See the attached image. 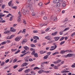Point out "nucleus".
I'll return each mask as SVG.
<instances>
[{
  "label": "nucleus",
  "instance_id": "1",
  "mask_svg": "<svg viewBox=\"0 0 75 75\" xmlns=\"http://www.w3.org/2000/svg\"><path fill=\"white\" fill-rule=\"evenodd\" d=\"M33 3L32 2H31L28 5V7L30 8V11H31L32 12L34 11L33 8Z\"/></svg>",
  "mask_w": 75,
  "mask_h": 75
},
{
  "label": "nucleus",
  "instance_id": "2",
  "mask_svg": "<svg viewBox=\"0 0 75 75\" xmlns=\"http://www.w3.org/2000/svg\"><path fill=\"white\" fill-rule=\"evenodd\" d=\"M54 3H57L56 6L57 7H59L60 6V3L59 2L58 0H54L53 1Z\"/></svg>",
  "mask_w": 75,
  "mask_h": 75
},
{
  "label": "nucleus",
  "instance_id": "3",
  "mask_svg": "<svg viewBox=\"0 0 75 75\" xmlns=\"http://www.w3.org/2000/svg\"><path fill=\"white\" fill-rule=\"evenodd\" d=\"M48 24V23H45L43 24L42 23H40L39 25V27L40 28H41V27H42L43 26V25H44L45 26L46 25H47V24Z\"/></svg>",
  "mask_w": 75,
  "mask_h": 75
},
{
  "label": "nucleus",
  "instance_id": "4",
  "mask_svg": "<svg viewBox=\"0 0 75 75\" xmlns=\"http://www.w3.org/2000/svg\"><path fill=\"white\" fill-rule=\"evenodd\" d=\"M21 38H22V37L21 36H18L15 39V40L16 41H19Z\"/></svg>",
  "mask_w": 75,
  "mask_h": 75
},
{
  "label": "nucleus",
  "instance_id": "5",
  "mask_svg": "<svg viewBox=\"0 0 75 75\" xmlns=\"http://www.w3.org/2000/svg\"><path fill=\"white\" fill-rule=\"evenodd\" d=\"M27 42V39H25L22 41L21 43L22 44H24V43H25Z\"/></svg>",
  "mask_w": 75,
  "mask_h": 75
},
{
  "label": "nucleus",
  "instance_id": "6",
  "mask_svg": "<svg viewBox=\"0 0 75 75\" xmlns=\"http://www.w3.org/2000/svg\"><path fill=\"white\" fill-rule=\"evenodd\" d=\"M45 39H47V40H49L50 41L51 40V37L50 36H48L46 37L45 38Z\"/></svg>",
  "mask_w": 75,
  "mask_h": 75
},
{
  "label": "nucleus",
  "instance_id": "7",
  "mask_svg": "<svg viewBox=\"0 0 75 75\" xmlns=\"http://www.w3.org/2000/svg\"><path fill=\"white\" fill-rule=\"evenodd\" d=\"M67 52V50L65 51L64 50H62L60 51V53L62 54H65V53Z\"/></svg>",
  "mask_w": 75,
  "mask_h": 75
},
{
  "label": "nucleus",
  "instance_id": "8",
  "mask_svg": "<svg viewBox=\"0 0 75 75\" xmlns=\"http://www.w3.org/2000/svg\"><path fill=\"white\" fill-rule=\"evenodd\" d=\"M10 31H11V32H16V30L14 29L13 28L11 27V28Z\"/></svg>",
  "mask_w": 75,
  "mask_h": 75
},
{
  "label": "nucleus",
  "instance_id": "9",
  "mask_svg": "<svg viewBox=\"0 0 75 75\" xmlns=\"http://www.w3.org/2000/svg\"><path fill=\"white\" fill-rule=\"evenodd\" d=\"M2 14L3 13H0V19H1L0 20H3V19L1 18V17H4V16H5L4 15H2Z\"/></svg>",
  "mask_w": 75,
  "mask_h": 75
},
{
  "label": "nucleus",
  "instance_id": "10",
  "mask_svg": "<svg viewBox=\"0 0 75 75\" xmlns=\"http://www.w3.org/2000/svg\"><path fill=\"white\" fill-rule=\"evenodd\" d=\"M28 65V64L27 63L25 62L21 66V67H25V66H26V65Z\"/></svg>",
  "mask_w": 75,
  "mask_h": 75
},
{
  "label": "nucleus",
  "instance_id": "11",
  "mask_svg": "<svg viewBox=\"0 0 75 75\" xmlns=\"http://www.w3.org/2000/svg\"><path fill=\"white\" fill-rule=\"evenodd\" d=\"M59 38H60V37H56L54 38V39L56 41H58Z\"/></svg>",
  "mask_w": 75,
  "mask_h": 75
},
{
  "label": "nucleus",
  "instance_id": "12",
  "mask_svg": "<svg viewBox=\"0 0 75 75\" xmlns=\"http://www.w3.org/2000/svg\"><path fill=\"white\" fill-rule=\"evenodd\" d=\"M30 69H28L25 70L24 71V72L26 73V74H27V73H28L29 72H30Z\"/></svg>",
  "mask_w": 75,
  "mask_h": 75
},
{
  "label": "nucleus",
  "instance_id": "13",
  "mask_svg": "<svg viewBox=\"0 0 75 75\" xmlns=\"http://www.w3.org/2000/svg\"><path fill=\"white\" fill-rule=\"evenodd\" d=\"M46 51H44L43 50H41L40 52V54H44V53H46Z\"/></svg>",
  "mask_w": 75,
  "mask_h": 75
},
{
  "label": "nucleus",
  "instance_id": "14",
  "mask_svg": "<svg viewBox=\"0 0 75 75\" xmlns=\"http://www.w3.org/2000/svg\"><path fill=\"white\" fill-rule=\"evenodd\" d=\"M68 57H71L72 55H73V54H67Z\"/></svg>",
  "mask_w": 75,
  "mask_h": 75
},
{
  "label": "nucleus",
  "instance_id": "15",
  "mask_svg": "<svg viewBox=\"0 0 75 75\" xmlns=\"http://www.w3.org/2000/svg\"><path fill=\"white\" fill-rule=\"evenodd\" d=\"M58 33V32H55L54 33H52V35H55Z\"/></svg>",
  "mask_w": 75,
  "mask_h": 75
},
{
  "label": "nucleus",
  "instance_id": "16",
  "mask_svg": "<svg viewBox=\"0 0 75 75\" xmlns=\"http://www.w3.org/2000/svg\"><path fill=\"white\" fill-rule=\"evenodd\" d=\"M43 72H44V70H41L38 71V73H39V74H42Z\"/></svg>",
  "mask_w": 75,
  "mask_h": 75
},
{
  "label": "nucleus",
  "instance_id": "17",
  "mask_svg": "<svg viewBox=\"0 0 75 75\" xmlns=\"http://www.w3.org/2000/svg\"><path fill=\"white\" fill-rule=\"evenodd\" d=\"M70 28L69 27L67 28L64 29V30H63V31H67L69 30Z\"/></svg>",
  "mask_w": 75,
  "mask_h": 75
},
{
  "label": "nucleus",
  "instance_id": "18",
  "mask_svg": "<svg viewBox=\"0 0 75 75\" xmlns=\"http://www.w3.org/2000/svg\"><path fill=\"white\" fill-rule=\"evenodd\" d=\"M64 30H62L59 33V34L60 35H62L64 33Z\"/></svg>",
  "mask_w": 75,
  "mask_h": 75
},
{
  "label": "nucleus",
  "instance_id": "19",
  "mask_svg": "<svg viewBox=\"0 0 75 75\" xmlns=\"http://www.w3.org/2000/svg\"><path fill=\"white\" fill-rule=\"evenodd\" d=\"M17 51V49H11V51L12 52H14L15 51Z\"/></svg>",
  "mask_w": 75,
  "mask_h": 75
},
{
  "label": "nucleus",
  "instance_id": "20",
  "mask_svg": "<svg viewBox=\"0 0 75 75\" xmlns=\"http://www.w3.org/2000/svg\"><path fill=\"white\" fill-rule=\"evenodd\" d=\"M48 55H47L45 56L43 58L44 59H46L47 58H48Z\"/></svg>",
  "mask_w": 75,
  "mask_h": 75
},
{
  "label": "nucleus",
  "instance_id": "21",
  "mask_svg": "<svg viewBox=\"0 0 75 75\" xmlns=\"http://www.w3.org/2000/svg\"><path fill=\"white\" fill-rule=\"evenodd\" d=\"M24 49L25 50H28L29 49L28 47H27V46H25L24 47Z\"/></svg>",
  "mask_w": 75,
  "mask_h": 75
},
{
  "label": "nucleus",
  "instance_id": "22",
  "mask_svg": "<svg viewBox=\"0 0 75 75\" xmlns=\"http://www.w3.org/2000/svg\"><path fill=\"white\" fill-rule=\"evenodd\" d=\"M10 33V31L7 30L4 32V34H8Z\"/></svg>",
  "mask_w": 75,
  "mask_h": 75
},
{
  "label": "nucleus",
  "instance_id": "23",
  "mask_svg": "<svg viewBox=\"0 0 75 75\" xmlns=\"http://www.w3.org/2000/svg\"><path fill=\"white\" fill-rule=\"evenodd\" d=\"M53 45H54L55 47L54 48V50H55V48H57V45L55 44V43H54L53 44Z\"/></svg>",
  "mask_w": 75,
  "mask_h": 75
},
{
  "label": "nucleus",
  "instance_id": "24",
  "mask_svg": "<svg viewBox=\"0 0 75 75\" xmlns=\"http://www.w3.org/2000/svg\"><path fill=\"white\" fill-rule=\"evenodd\" d=\"M20 16H19L18 18V20H17L18 22H20V21H21V18H20Z\"/></svg>",
  "mask_w": 75,
  "mask_h": 75
},
{
  "label": "nucleus",
  "instance_id": "25",
  "mask_svg": "<svg viewBox=\"0 0 75 75\" xmlns=\"http://www.w3.org/2000/svg\"><path fill=\"white\" fill-rule=\"evenodd\" d=\"M21 12L23 13V14L24 15H25V13L24 12V10H21Z\"/></svg>",
  "mask_w": 75,
  "mask_h": 75
},
{
  "label": "nucleus",
  "instance_id": "26",
  "mask_svg": "<svg viewBox=\"0 0 75 75\" xmlns=\"http://www.w3.org/2000/svg\"><path fill=\"white\" fill-rule=\"evenodd\" d=\"M68 21V20L67 18H66L65 20L63 21V23H67V22Z\"/></svg>",
  "mask_w": 75,
  "mask_h": 75
},
{
  "label": "nucleus",
  "instance_id": "27",
  "mask_svg": "<svg viewBox=\"0 0 75 75\" xmlns=\"http://www.w3.org/2000/svg\"><path fill=\"white\" fill-rule=\"evenodd\" d=\"M12 1H11L8 3V5H9V6H11V3H12Z\"/></svg>",
  "mask_w": 75,
  "mask_h": 75
},
{
  "label": "nucleus",
  "instance_id": "28",
  "mask_svg": "<svg viewBox=\"0 0 75 75\" xmlns=\"http://www.w3.org/2000/svg\"><path fill=\"white\" fill-rule=\"evenodd\" d=\"M66 52H69V53L73 52H72V51L71 50H66Z\"/></svg>",
  "mask_w": 75,
  "mask_h": 75
},
{
  "label": "nucleus",
  "instance_id": "29",
  "mask_svg": "<svg viewBox=\"0 0 75 75\" xmlns=\"http://www.w3.org/2000/svg\"><path fill=\"white\" fill-rule=\"evenodd\" d=\"M11 16L10 17V18L9 19L10 21H12V20H13L12 18L13 17V16L11 15Z\"/></svg>",
  "mask_w": 75,
  "mask_h": 75
},
{
  "label": "nucleus",
  "instance_id": "30",
  "mask_svg": "<svg viewBox=\"0 0 75 75\" xmlns=\"http://www.w3.org/2000/svg\"><path fill=\"white\" fill-rule=\"evenodd\" d=\"M5 6H6V5H4V4L2 6L1 8L2 9H4V8H5Z\"/></svg>",
  "mask_w": 75,
  "mask_h": 75
},
{
  "label": "nucleus",
  "instance_id": "31",
  "mask_svg": "<svg viewBox=\"0 0 75 75\" xmlns=\"http://www.w3.org/2000/svg\"><path fill=\"white\" fill-rule=\"evenodd\" d=\"M59 54V52H56L54 53L53 54H52L53 55H55V54Z\"/></svg>",
  "mask_w": 75,
  "mask_h": 75
},
{
  "label": "nucleus",
  "instance_id": "32",
  "mask_svg": "<svg viewBox=\"0 0 75 75\" xmlns=\"http://www.w3.org/2000/svg\"><path fill=\"white\" fill-rule=\"evenodd\" d=\"M38 5L39 6H41L42 5V2H40L38 4Z\"/></svg>",
  "mask_w": 75,
  "mask_h": 75
},
{
  "label": "nucleus",
  "instance_id": "33",
  "mask_svg": "<svg viewBox=\"0 0 75 75\" xmlns=\"http://www.w3.org/2000/svg\"><path fill=\"white\" fill-rule=\"evenodd\" d=\"M30 46H31V47H35V45H34V44H31Z\"/></svg>",
  "mask_w": 75,
  "mask_h": 75
},
{
  "label": "nucleus",
  "instance_id": "34",
  "mask_svg": "<svg viewBox=\"0 0 75 75\" xmlns=\"http://www.w3.org/2000/svg\"><path fill=\"white\" fill-rule=\"evenodd\" d=\"M62 6L63 7H65V6H66V4L64 3H63L62 4Z\"/></svg>",
  "mask_w": 75,
  "mask_h": 75
},
{
  "label": "nucleus",
  "instance_id": "35",
  "mask_svg": "<svg viewBox=\"0 0 75 75\" xmlns=\"http://www.w3.org/2000/svg\"><path fill=\"white\" fill-rule=\"evenodd\" d=\"M18 14L19 15V17H21L22 15H21V12L19 11L18 13Z\"/></svg>",
  "mask_w": 75,
  "mask_h": 75
},
{
  "label": "nucleus",
  "instance_id": "36",
  "mask_svg": "<svg viewBox=\"0 0 75 75\" xmlns=\"http://www.w3.org/2000/svg\"><path fill=\"white\" fill-rule=\"evenodd\" d=\"M33 39L35 40H37L38 39V37L37 36H35L33 37Z\"/></svg>",
  "mask_w": 75,
  "mask_h": 75
},
{
  "label": "nucleus",
  "instance_id": "37",
  "mask_svg": "<svg viewBox=\"0 0 75 75\" xmlns=\"http://www.w3.org/2000/svg\"><path fill=\"white\" fill-rule=\"evenodd\" d=\"M51 52H48L47 53V55H48V56H49V55H50V54H51Z\"/></svg>",
  "mask_w": 75,
  "mask_h": 75
},
{
  "label": "nucleus",
  "instance_id": "38",
  "mask_svg": "<svg viewBox=\"0 0 75 75\" xmlns=\"http://www.w3.org/2000/svg\"><path fill=\"white\" fill-rule=\"evenodd\" d=\"M25 29H24L23 31L21 30V33H25Z\"/></svg>",
  "mask_w": 75,
  "mask_h": 75
},
{
  "label": "nucleus",
  "instance_id": "39",
  "mask_svg": "<svg viewBox=\"0 0 75 75\" xmlns=\"http://www.w3.org/2000/svg\"><path fill=\"white\" fill-rule=\"evenodd\" d=\"M37 55H38V54L37 53H35L34 54V56L35 57H36V58H37L38 57V56H37Z\"/></svg>",
  "mask_w": 75,
  "mask_h": 75
},
{
  "label": "nucleus",
  "instance_id": "40",
  "mask_svg": "<svg viewBox=\"0 0 75 75\" xmlns=\"http://www.w3.org/2000/svg\"><path fill=\"white\" fill-rule=\"evenodd\" d=\"M5 64V62H2L1 64V66H3V65H4Z\"/></svg>",
  "mask_w": 75,
  "mask_h": 75
},
{
  "label": "nucleus",
  "instance_id": "41",
  "mask_svg": "<svg viewBox=\"0 0 75 75\" xmlns=\"http://www.w3.org/2000/svg\"><path fill=\"white\" fill-rule=\"evenodd\" d=\"M15 36V35H11L10 36V38L11 39V38H13V37H14Z\"/></svg>",
  "mask_w": 75,
  "mask_h": 75
},
{
  "label": "nucleus",
  "instance_id": "42",
  "mask_svg": "<svg viewBox=\"0 0 75 75\" xmlns=\"http://www.w3.org/2000/svg\"><path fill=\"white\" fill-rule=\"evenodd\" d=\"M50 29V28L49 27L47 28L45 30V31H48Z\"/></svg>",
  "mask_w": 75,
  "mask_h": 75
},
{
  "label": "nucleus",
  "instance_id": "43",
  "mask_svg": "<svg viewBox=\"0 0 75 75\" xmlns=\"http://www.w3.org/2000/svg\"><path fill=\"white\" fill-rule=\"evenodd\" d=\"M64 37H62L61 39H60V40H59L60 41H62V40H64Z\"/></svg>",
  "mask_w": 75,
  "mask_h": 75
},
{
  "label": "nucleus",
  "instance_id": "44",
  "mask_svg": "<svg viewBox=\"0 0 75 75\" xmlns=\"http://www.w3.org/2000/svg\"><path fill=\"white\" fill-rule=\"evenodd\" d=\"M32 15L33 16H35V13H34V12H32Z\"/></svg>",
  "mask_w": 75,
  "mask_h": 75
},
{
  "label": "nucleus",
  "instance_id": "45",
  "mask_svg": "<svg viewBox=\"0 0 75 75\" xmlns=\"http://www.w3.org/2000/svg\"><path fill=\"white\" fill-rule=\"evenodd\" d=\"M65 42V41H63L60 43V45H62Z\"/></svg>",
  "mask_w": 75,
  "mask_h": 75
},
{
  "label": "nucleus",
  "instance_id": "46",
  "mask_svg": "<svg viewBox=\"0 0 75 75\" xmlns=\"http://www.w3.org/2000/svg\"><path fill=\"white\" fill-rule=\"evenodd\" d=\"M2 45H4V44H6V42H3L1 43Z\"/></svg>",
  "mask_w": 75,
  "mask_h": 75
},
{
  "label": "nucleus",
  "instance_id": "47",
  "mask_svg": "<svg viewBox=\"0 0 75 75\" xmlns=\"http://www.w3.org/2000/svg\"><path fill=\"white\" fill-rule=\"evenodd\" d=\"M26 55V53H25L23 54H21V57H23L24 55Z\"/></svg>",
  "mask_w": 75,
  "mask_h": 75
},
{
  "label": "nucleus",
  "instance_id": "48",
  "mask_svg": "<svg viewBox=\"0 0 75 75\" xmlns=\"http://www.w3.org/2000/svg\"><path fill=\"white\" fill-rule=\"evenodd\" d=\"M31 54V55H34V54H35V51H33V52H32Z\"/></svg>",
  "mask_w": 75,
  "mask_h": 75
},
{
  "label": "nucleus",
  "instance_id": "49",
  "mask_svg": "<svg viewBox=\"0 0 75 75\" xmlns=\"http://www.w3.org/2000/svg\"><path fill=\"white\" fill-rule=\"evenodd\" d=\"M9 61H10V60L9 59H8L6 60L5 62V63H7V62H8Z\"/></svg>",
  "mask_w": 75,
  "mask_h": 75
},
{
  "label": "nucleus",
  "instance_id": "50",
  "mask_svg": "<svg viewBox=\"0 0 75 75\" xmlns=\"http://www.w3.org/2000/svg\"><path fill=\"white\" fill-rule=\"evenodd\" d=\"M20 51V50H18L15 53V54H18V52H19Z\"/></svg>",
  "mask_w": 75,
  "mask_h": 75
},
{
  "label": "nucleus",
  "instance_id": "51",
  "mask_svg": "<svg viewBox=\"0 0 75 75\" xmlns=\"http://www.w3.org/2000/svg\"><path fill=\"white\" fill-rule=\"evenodd\" d=\"M18 67V65H15L13 66V68L14 69H15V68H17V67Z\"/></svg>",
  "mask_w": 75,
  "mask_h": 75
},
{
  "label": "nucleus",
  "instance_id": "52",
  "mask_svg": "<svg viewBox=\"0 0 75 75\" xmlns=\"http://www.w3.org/2000/svg\"><path fill=\"white\" fill-rule=\"evenodd\" d=\"M71 68H75V64H73L71 66Z\"/></svg>",
  "mask_w": 75,
  "mask_h": 75
},
{
  "label": "nucleus",
  "instance_id": "53",
  "mask_svg": "<svg viewBox=\"0 0 75 75\" xmlns=\"http://www.w3.org/2000/svg\"><path fill=\"white\" fill-rule=\"evenodd\" d=\"M75 35V32H74L71 35V37H74V35Z\"/></svg>",
  "mask_w": 75,
  "mask_h": 75
},
{
  "label": "nucleus",
  "instance_id": "54",
  "mask_svg": "<svg viewBox=\"0 0 75 75\" xmlns=\"http://www.w3.org/2000/svg\"><path fill=\"white\" fill-rule=\"evenodd\" d=\"M23 23H24V24H26V21H25V20H24L23 21Z\"/></svg>",
  "mask_w": 75,
  "mask_h": 75
},
{
  "label": "nucleus",
  "instance_id": "55",
  "mask_svg": "<svg viewBox=\"0 0 75 75\" xmlns=\"http://www.w3.org/2000/svg\"><path fill=\"white\" fill-rule=\"evenodd\" d=\"M61 60H58L57 61V64H58V63L60 62H61Z\"/></svg>",
  "mask_w": 75,
  "mask_h": 75
},
{
  "label": "nucleus",
  "instance_id": "56",
  "mask_svg": "<svg viewBox=\"0 0 75 75\" xmlns=\"http://www.w3.org/2000/svg\"><path fill=\"white\" fill-rule=\"evenodd\" d=\"M6 39H8L9 40H10V39H11L10 37L9 36H8L6 38Z\"/></svg>",
  "mask_w": 75,
  "mask_h": 75
},
{
  "label": "nucleus",
  "instance_id": "57",
  "mask_svg": "<svg viewBox=\"0 0 75 75\" xmlns=\"http://www.w3.org/2000/svg\"><path fill=\"white\" fill-rule=\"evenodd\" d=\"M23 69H20L19 70H18V72H21V71H23Z\"/></svg>",
  "mask_w": 75,
  "mask_h": 75
},
{
  "label": "nucleus",
  "instance_id": "58",
  "mask_svg": "<svg viewBox=\"0 0 75 75\" xmlns=\"http://www.w3.org/2000/svg\"><path fill=\"white\" fill-rule=\"evenodd\" d=\"M10 16H11V14H10V13H8V15H7V17H10Z\"/></svg>",
  "mask_w": 75,
  "mask_h": 75
},
{
  "label": "nucleus",
  "instance_id": "59",
  "mask_svg": "<svg viewBox=\"0 0 75 75\" xmlns=\"http://www.w3.org/2000/svg\"><path fill=\"white\" fill-rule=\"evenodd\" d=\"M57 12H58V13H59V12H60V11H61V10H60V9H57Z\"/></svg>",
  "mask_w": 75,
  "mask_h": 75
},
{
  "label": "nucleus",
  "instance_id": "60",
  "mask_svg": "<svg viewBox=\"0 0 75 75\" xmlns=\"http://www.w3.org/2000/svg\"><path fill=\"white\" fill-rule=\"evenodd\" d=\"M57 20V18L56 17H55L54 18H53V20H54V21H56Z\"/></svg>",
  "mask_w": 75,
  "mask_h": 75
},
{
  "label": "nucleus",
  "instance_id": "61",
  "mask_svg": "<svg viewBox=\"0 0 75 75\" xmlns=\"http://www.w3.org/2000/svg\"><path fill=\"white\" fill-rule=\"evenodd\" d=\"M44 14H45V12L44 11H42V15H44Z\"/></svg>",
  "mask_w": 75,
  "mask_h": 75
},
{
  "label": "nucleus",
  "instance_id": "62",
  "mask_svg": "<svg viewBox=\"0 0 75 75\" xmlns=\"http://www.w3.org/2000/svg\"><path fill=\"white\" fill-rule=\"evenodd\" d=\"M29 61H30V62H31L32 61H33V60L32 59H29Z\"/></svg>",
  "mask_w": 75,
  "mask_h": 75
},
{
  "label": "nucleus",
  "instance_id": "63",
  "mask_svg": "<svg viewBox=\"0 0 75 75\" xmlns=\"http://www.w3.org/2000/svg\"><path fill=\"white\" fill-rule=\"evenodd\" d=\"M44 64H45L44 63V62H42L41 63V66H42V65H44Z\"/></svg>",
  "mask_w": 75,
  "mask_h": 75
},
{
  "label": "nucleus",
  "instance_id": "64",
  "mask_svg": "<svg viewBox=\"0 0 75 75\" xmlns=\"http://www.w3.org/2000/svg\"><path fill=\"white\" fill-rule=\"evenodd\" d=\"M47 19V17L44 16L43 18V19L44 20H45Z\"/></svg>",
  "mask_w": 75,
  "mask_h": 75
}]
</instances>
